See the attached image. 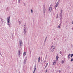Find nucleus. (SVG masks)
<instances>
[{"label":"nucleus","mask_w":73,"mask_h":73,"mask_svg":"<svg viewBox=\"0 0 73 73\" xmlns=\"http://www.w3.org/2000/svg\"><path fill=\"white\" fill-rule=\"evenodd\" d=\"M45 62V61H44V62Z\"/></svg>","instance_id":"nucleus-38"},{"label":"nucleus","mask_w":73,"mask_h":73,"mask_svg":"<svg viewBox=\"0 0 73 73\" xmlns=\"http://www.w3.org/2000/svg\"><path fill=\"white\" fill-rule=\"evenodd\" d=\"M73 58H72L71 59V61L72 62V61H73Z\"/></svg>","instance_id":"nucleus-25"},{"label":"nucleus","mask_w":73,"mask_h":73,"mask_svg":"<svg viewBox=\"0 0 73 73\" xmlns=\"http://www.w3.org/2000/svg\"><path fill=\"white\" fill-rule=\"evenodd\" d=\"M40 57H39L38 59V60H40Z\"/></svg>","instance_id":"nucleus-30"},{"label":"nucleus","mask_w":73,"mask_h":73,"mask_svg":"<svg viewBox=\"0 0 73 73\" xmlns=\"http://www.w3.org/2000/svg\"><path fill=\"white\" fill-rule=\"evenodd\" d=\"M36 66L35 65L34 67V70L33 73H35V72L36 70Z\"/></svg>","instance_id":"nucleus-6"},{"label":"nucleus","mask_w":73,"mask_h":73,"mask_svg":"<svg viewBox=\"0 0 73 73\" xmlns=\"http://www.w3.org/2000/svg\"><path fill=\"white\" fill-rule=\"evenodd\" d=\"M54 49H55V47L54 46H51L50 48L51 52H53L54 50Z\"/></svg>","instance_id":"nucleus-2"},{"label":"nucleus","mask_w":73,"mask_h":73,"mask_svg":"<svg viewBox=\"0 0 73 73\" xmlns=\"http://www.w3.org/2000/svg\"><path fill=\"white\" fill-rule=\"evenodd\" d=\"M65 62V60H63L61 62V64H64Z\"/></svg>","instance_id":"nucleus-7"},{"label":"nucleus","mask_w":73,"mask_h":73,"mask_svg":"<svg viewBox=\"0 0 73 73\" xmlns=\"http://www.w3.org/2000/svg\"><path fill=\"white\" fill-rule=\"evenodd\" d=\"M57 18H58V17H56V19H57Z\"/></svg>","instance_id":"nucleus-35"},{"label":"nucleus","mask_w":73,"mask_h":73,"mask_svg":"<svg viewBox=\"0 0 73 73\" xmlns=\"http://www.w3.org/2000/svg\"><path fill=\"white\" fill-rule=\"evenodd\" d=\"M58 4H59V3H58V2L55 5V9H56V8L58 6Z\"/></svg>","instance_id":"nucleus-5"},{"label":"nucleus","mask_w":73,"mask_h":73,"mask_svg":"<svg viewBox=\"0 0 73 73\" xmlns=\"http://www.w3.org/2000/svg\"><path fill=\"white\" fill-rule=\"evenodd\" d=\"M71 29H72V30H73V28L72 27Z\"/></svg>","instance_id":"nucleus-32"},{"label":"nucleus","mask_w":73,"mask_h":73,"mask_svg":"<svg viewBox=\"0 0 73 73\" xmlns=\"http://www.w3.org/2000/svg\"><path fill=\"white\" fill-rule=\"evenodd\" d=\"M19 44H20V46H21V44H22V41L21 40L19 42Z\"/></svg>","instance_id":"nucleus-10"},{"label":"nucleus","mask_w":73,"mask_h":73,"mask_svg":"<svg viewBox=\"0 0 73 73\" xmlns=\"http://www.w3.org/2000/svg\"><path fill=\"white\" fill-rule=\"evenodd\" d=\"M47 72H48V70H46L45 72L46 73H47Z\"/></svg>","instance_id":"nucleus-26"},{"label":"nucleus","mask_w":73,"mask_h":73,"mask_svg":"<svg viewBox=\"0 0 73 73\" xmlns=\"http://www.w3.org/2000/svg\"><path fill=\"white\" fill-rule=\"evenodd\" d=\"M58 14H57V17H58Z\"/></svg>","instance_id":"nucleus-31"},{"label":"nucleus","mask_w":73,"mask_h":73,"mask_svg":"<svg viewBox=\"0 0 73 73\" xmlns=\"http://www.w3.org/2000/svg\"><path fill=\"white\" fill-rule=\"evenodd\" d=\"M18 55H19V56H20V54H21V53H20V50H19L18 51Z\"/></svg>","instance_id":"nucleus-9"},{"label":"nucleus","mask_w":73,"mask_h":73,"mask_svg":"<svg viewBox=\"0 0 73 73\" xmlns=\"http://www.w3.org/2000/svg\"><path fill=\"white\" fill-rule=\"evenodd\" d=\"M53 65H56V61H54L53 62Z\"/></svg>","instance_id":"nucleus-17"},{"label":"nucleus","mask_w":73,"mask_h":73,"mask_svg":"<svg viewBox=\"0 0 73 73\" xmlns=\"http://www.w3.org/2000/svg\"><path fill=\"white\" fill-rule=\"evenodd\" d=\"M31 13H33V10H32V9H31Z\"/></svg>","instance_id":"nucleus-24"},{"label":"nucleus","mask_w":73,"mask_h":73,"mask_svg":"<svg viewBox=\"0 0 73 73\" xmlns=\"http://www.w3.org/2000/svg\"><path fill=\"white\" fill-rule=\"evenodd\" d=\"M60 72H61V71H60L59 72V73H60Z\"/></svg>","instance_id":"nucleus-34"},{"label":"nucleus","mask_w":73,"mask_h":73,"mask_svg":"<svg viewBox=\"0 0 73 73\" xmlns=\"http://www.w3.org/2000/svg\"><path fill=\"white\" fill-rule=\"evenodd\" d=\"M1 20L2 21H3V19H2V18H1Z\"/></svg>","instance_id":"nucleus-23"},{"label":"nucleus","mask_w":73,"mask_h":73,"mask_svg":"<svg viewBox=\"0 0 73 73\" xmlns=\"http://www.w3.org/2000/svg\"><path fill=\"white\" fill-rule=\"evenodd\" d=\"M24 4H25V3H24Z\"/></svg>","instance_id":"nucleus-36"},{"label":"nucleus","mask_w":73,"mask_h":73,"mask_svg":"<svg viewBox=\"0 0 73 73\" xmlns=\"http://www.w3.org/2000/svg\"><path fill=\"white\" fill-rule=\"evenodd\" d=\"M26 61H27V59H25L24 60V62L25 64H26Z\"/></svg>","instance_id":"nucleus-15"},{"label":"nucleus","mask_w":73,"mask_h":73,"mask_svg":"<svg viewBox=\"0 0 73 73\" xmlns=\"http://www.w3.org/2000/svg\"><path fill=\"white\" fill-rule=\"evenodd\" d=\"M52 7H53V6H52V5H51L49 7V12H51V11H52Z\"/></svg>","instance_id":"nucleus-3"},{"label":"nucleus","mask_w":73,"mask_h":73,"mask_svg":"<svg viewBox=\"0 0 73 73\" xmlns=\"http://www.w3.org/2000/svg\"><path fill=\"white\" fill-rule=\"evenodd\" d=\"M70 54H69L68 55V57L69 58H70Z\"/></svg>","instance_id":"nucleus-14"},{"label":"nucleus","mask_w":73,"mask_h":73,"mask_svg":"<svg viewBox=\"0 0 73 73\" xmlns=\"http://www.w3.org/2000/svg\"><path fill=\"white\" fill-rule=\"evenodd\" d=\"M72 24H73V20L72 21Z\"/></svg>","instance_id":"nucleus-29"},{"label":"nucleus","mask_w":73,"mask_h":73,"mask_svg":"<svg viewBox=\"0 0 73 73\" xmlns=\"http://www.w3.org/2000/svg\"><path fill=\"white\" fill-rule=\"evenodd\" d=\"M10 16L7 17V24L9 27H11V21H10Z\"/></svg>","instance_id":"nucleus-1"},{"label":"nucleus","mask_w":73,"mask_h":73,"mask_svg":"<svg viewBox=\"0 0 73 73\" xmlns=\"http://www.w3.org/2000/svg\"><path fill=\"white\" fill-rule=\"evenodd\" d=\"M45 8H43V13L45 15Z\"/></svg>","instance_id":"nucleus-8"},{"label":"nucleus","mask_w":73,"mask_h":73,"mask_svg":"<svg viewBox=\"0 0 73 73\" xmlns=\"http://www.w3.org/2000/svg\"><path fill=\"white\" fill-rule=\"evenodd\" d=\"M27 29V27H24V30H26Z\"/></svg>","instance_id":"nucleus-20"},{"label":"nucleus","mask_w":73,"mask_h":73,"mask_svg":"<svg viewBox=\"0 0 73 73\" xmlns=\"http://www.w3.org/2000/svg\"><path fill=\"white\" fill-rule=\"evenodd\" d=\"M19 24H21V22L19 21Z\"/></svg>","instance_id":"nucleus-27"},{"label":"nucleus","mask_w":73,"mask_h":73,"mask_svg":"<svg viewBox=\"0 0 73 73\" xmlns=\"http://www.w3.org/2000/svg\"><path fill=\"white\" fill-rule=\"evenodd\" d=\"M61 13H60V17H62V10H61Z\"/></svg>","instance_id":"nucleus-4"},{"label":"nucleus","mask_w":73,"mask_h":73,"mask_svg":"<svg viewBox=\"0 0 73 73\" xmlns=\"http://www.w3.org/2000/svg\"><path fill=\"white\" fill-rule=\"evenodd\" d=\"M24 56H25L26 55V52H24L23 53Z\"/></svg>","instance_id":"nucleus-18"},{"label":"nucleus","mask_w":73,"mask_h":73,"mask_svg":"<svg viewBox=\"0 0 73 73\" xmlns=\"http://www.w3.org/2000/svg\"><path fill=\"white\" fill-rule=\"evenodd\" d=\"M47 36L46 37L45 39V40L44 41L45 42H46V40H47Z\"/></svg>","instance_id":"nucleus-19"},{"label":"nucleus","mask_w":73,"mask_h":73,"mask_svg":"<svg viewBox=\"0 0 73 73\" xmlns=\"http://www.w3.org/2000/svg\"><path fill=\"white\" fill-rule=\"evenodd\" d=\"M38 62H39L40 61V60L38 59Z\"/></svg>","instance_id":"nucleus-28"},{"label":"nucleus","mask_w":73,"mask_h":73,"mask_svg":"<svg viewBox=\"0 0 73 73\" xmlns=\"http://www.w3.org/2000/svg\"><path fill=\"white\" fill-rule=\"evenodd\" d=\"M18 4H19L20 3V0H18Z\"/></svg>","instance_id":"nucleus-21"},{"label":"nucleus","mask_w":73,"mask_h":73,"mask_svg":"<svg viewBox=\"0 0 73 73\" xmlns=\"http://www.w3.org/2000/svg\"><path fill=\"white\" fill-rule=\"evenodd\" d=\"M58 2H60V0H58Z\"/></svg>","instance_id":"nucleus-33"},{"label":"nucleus","mask_w":73,"mask_h":73,"mask_svg":"<svg viewBox=\"0 0 73 73\" xmlns=\"http://www.w3.org/2000/svg\"><path fill=\"white\" fill-rule=\"evenodd\" d=\"M58 58H59L58 56V54H57L56 56V61H58Z\"/></svg>","instance_id":"nucleus-11"},{"label":"nucleus","mask_w":73,"mask_h":73,"mask_svg":"<svg viewBox=\"0 0 73 73\" xmlns=\"http://www.w3.org/2000/svg\"><path fill=\"white\" fill-rule=\"evenodd\" d=\"M24 33L25 34V33H26V31L25 30H24Z\"/></svg>","instance_id":"nucleus-13"},{"label":"nucleus","mask_w":73,"mask_h":73,"mask_svg":"<svg viewBox=\"0 0 73 73\" xmlns=\"http://www.w3.org/2000/svg\"><path fill=\"white\" fill-rule=\"evenodd\" d=\"M60 54H61V53L60 52Z\"/></svg>","instance_id":"nucleus-37"},{"label":"nucleus","mask_w":73,"mask_h":73,"mask_svg":"<svg viewBox=\"0 0 73 73\" xmlns=\"http://www.w3.org/2000/svg\"><path fill=\"white\" fill-rule=\"evenodd\" d=\"M48 63H47L46 65V66H45V68H46V67H47V66H48Z\"/></svg>","instance_id":"nucleus-16"},{"label":"nucleus","mask_w":73,"mask_h":73,"mask_svg":"<svg viewBox=\"0 0 73 73\" xmlns=\"http://www.w3.org/2000/svg\"><path fill=\"white\" fill-rule=\"evenodd\" d=\"M73 54H71V58L72 57H73Z\"/></svg>","instance_id":"nucleus-22"},{"label":"nucleus","mask_w":73,"mask_h":73,"mask_svg":"<svg viewBox=\"0 0 73 73\" xmlns=\"http://www.w3.org/2000/svg\"><path fill=\"white\" fill-rule=\"evenodd\" d=\"M60 26H61V23L59 24L58 26L57 27L58 28H60Z\"/></svg>","instance_id":"nucleus-12"}]
</instances>
